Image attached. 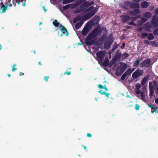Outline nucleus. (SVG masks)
Returning <instances> with one entry per match:
<instances>
[{
    "mask_svg": "<svg viewBox=\"0 0 158 158\" xmlns=\"http://www.w3.org/2000/svg\"><path fill=\"white\" fill-rule=\"evenodd\" d=\"M99 34V26H97L96 28L94 29L90 33H89L86 37L85 43L88 45H91L95 44L92 47L94 50L93 55L97 60L99 63V40L94 39L97 37Z\"/></svg>",
    "mask_w": 158,
    "mask_h": 158,
    "instance_id": "1",
    "label": "nucleus"
},
{
    "mask_svg": "<svg viewBox=\"0 0 158 158\" xmlns=\"http://www.w3.org/2000/svg\"><path fill=\"white\" fill-rule=\"evenodd\" d=\"M140 89L135 88V91L137 94L136 96L138 98L145 102L146 97L147 95V91L145 90L141 91Z\"/></svg>",
    "mask_w": 158,
    "mask_h": 158,
    "instance_id": "2",
    "label": "nucleus"
},
{
    "mask_svg": "<svg viewBox=\"0 0 158 158\" xmlns=\"http://www.w3.org/2000/svg\"><path fill=\"white\" fill-rule=\"evenodd\" d=\"M94 1H86L84 2L80 6V8H77L75 10L74 13L77 14L81 12L84 10V9H82V8L89 6L94 4Z\"/></svg>",
    "mask_w": 158,
    "mask_h": 158,
    "instance_id": "3",
    "label": "nucleus"
},
{
    "mask_svg": "<svg viewBox=\"0 0 158 158\" xmlns=\"http://www.w3.org/2000/svg\"><path fill=\"white\" fill-rule=\"evenodd\" d=\"M127 69V65L123 63H121L116 71L117 75H119L122 74Z\"/></svg>",
    "mask_w": 158,
    "mask_h": 158,
    "instance_id": "4",
    "label": "nucleus"
},
{
    "mask_svg": "<svg viewBox=\"0 0 158 158\" xmlns=\"http://www.w3.org/2000/svg\"><path fill=\"white\" fill-rule=\"evenodd\" d=\"M96 10L95 9L89 12L87 14L83 15L82 19L84 20H87L92 17H93L96 13Z\"/></svg>",
    "mask_w": 158,
    "mask_h": 158,
    "instance_id": "5",
    "label": "nucleus"
},
{
    "mask_svg": "<svg viewBox=\"0 0 158 158\" xmlns=\"http://www.w3.org/2000/svg\"><path fill=\"white\" fill-rule=\"evenodd\" d=\"M99 89L100 90L99 92L102 94L105 95L106 97L109 98L110 94L107 93L108 89L106 87H104L101 85H99Z\"/></svg>",
    "mask_w": 158,
    "mask_h": 158,
    "instance_id": "6",
    "label": "nucleus"
},
{
    "mask_svg": "<svg viewBox=\"0 0 158 158\" xmlns=\"http://www.w3.org/2000/svg\"><path fill=\"white\" fill-rule=\"evenodd\" d=\"M93 23L92 21H89L87 22L86 26L83 28L81 32L83 35H86L89 31V27L92 25Z\"/></svg>",
    "mask_w": 158,
    "mask_h": 158,
    "instance_id": "7",
    "label": "nucleus"
},
{
    "mask_svg": "<svg viewBox=\"0 0 158 158\" xmlns=\"http://www.w3.org/2000/svg\"><path fill=\"white\" fill-rule=\"evenodd\" d=\"M7 10V6L5 4H4L3 2H1L0 3V13H5Z\"/></svg>",
    "mask_w": 158,
    "mask_h": 158,
    "instance_id": "8",
    "label": "nucleus"
},
{
    "mask_svg": "<svg viewBox=\"0 0 158 158\" xmlns=\"http://www.w3.org/2000/svg\"><path fill=\"white\" fill-rule=\"evenodd\" d=\"M143 71L138 69L134 72L132 75V77L134 78H136L142 74Z\"/></svg>",
    "mask_w": 158,
    "mask_h": 158,
    "instance_id": "9",
    "label": "nucleus"
},
{
    "mask_svg": "<svg viewBox=\"0 0 158 158\" xmlns=\"http://www.w3.org/2000/svg\"><path fill=\"white\" fill-rule=\"evenodd\" d=\"M142 67H145L148 68L149 67L150 64V60L148 59L144 60L142 63L141 64Z\"/></svg>",
    "mask_w": 158,
    "mask_h": 158,
    "instance_id": "10",
    "label": "nucleus"
},
{
    "mask_svg": "<svg viewBox=\"0 0 158 158\" xmlns=\"http://www.w3.org/2000/svg\"><path fill=\"white\" fill-rule=\"evenodd\" d=\"M152 25L154 27H156L158 26V20H157V17L156 16H154L152 20Z\"/></svg>",
    "mask_w": 158,
    "mask_h": 158,
    "instance_id": "11",
    "label": "nucleus"
},
{
    "mask_svg": "<svg viewBox=\"0 0 158 158\" xmlns=\"http://www.w3.org/2000/svg\"><path fill=\"white\" fill-rule=\"evenodd\" d=\"M60 29L63 34H65L66 36H68L69 35V32L67 30V29L64 26L60 25Z\"/></svg>",
    "mask_w": 158,
    "mask_h": 158,
    "instance_id": "12",
    "label": "nucleus"
},
{
    "mask_svg": "<svg viewBox=\"0 0 158 158\" xmlns=\"http://www.w3.org/2000/svg\"><path fill=\"white\" fill-rule=\"evenodd\" d=\"M157 85V82L155 81H154L152 82H150L149 83V89H153L154 88L156 87Z\"/></svg>",
    "mask_w": 158,
    "mask_h": 158,
    "instance_id": "13",
    "label": "nucleus"
},
{
    "mask_svg": "<svg viewBox=\"0 0 158 158\" xmlns=\"http://www.w3.org/2000/svg\"><path fill=\"white\" fill-rule=\"evenodd\" d=\"M85 0H80L79 1L75 3L74 5L72 6V8H74V7H76L78 6H79L82 3H84L85 2Z\"/></svg>",
    "mask_w": 158,
    "mask_h": 158,
    "instance_id": "14",
    "label": "nucleus"
},
{
    "mask_svg": "<svg viewBox=\"0 0 158 158\" xmlns=\"http://www.w3.org/2000/svg\"><path fill=\"white\" fill-rule=\"evenodd\" d=\"M144 28L146 31H150L151 28L150 24L148 23L145 24L144 25Z\"/></svg>",
    "mask_w": 158,
    "mask_h": 158,
    "instance_id": "15",
    "label": "nucleus"
},
{
    "mask_svg": "<svg viewBox=\"0 0 158 158\" xmlns=\"http://www.w3.org/2000/svg\"><path fill=\"white\" fill-rule=\"evenodd\" d=\"M112 43V41H106V42L105 45L104 47L106 49H109L110 47L111 44Z\"/></svg>",
    "mask_w": 158,
    "mask_h": 158,
    "instance_id": "16",
    "label": "nucleus"
},
{
    "mask_svg": "<svg viewBox=\"0 0 158 158\" xmlns=\"http://www.w3.org/2000/svg\"><path fill=\"white\" fill-rule=\"evenodd\" d=\"M140 11L139 9H135L133 11L130 12V15H135V13L139 14L140 13Z\"/></svg>",
    "mask_w": 158,
    "mask_h": 158,
    "instance_id": "17",
    "label": "nucleus"
},
{
    "mask_svg": "<svg viewBox=\"0 0 158 158\" xmlns=\"http://www.w3.org/2000/svg\"><path fill=\"white\" fill-rule=\"evenodd\" d=\"M83 23L84 22L83 21H81L77 23L75 25V28L77 29H79L83 24Z\"/></svg>",
    "mask_w": 158,
    "mask_h": 158,
    "instance_id": "18",
    "label": "nucleus"
},
{
    "mask_svg": "<svg viewBox=\"0 0 158 158\" xmlns=\"http://www.w3.org/2000/svg\"><path fill=\"white\" fill-rule=\"evenodd\" d=\"M123 18V20L124 22H126L130 19V18L128 15H125L122 17Z\"/></svg>",
    "mask_w": 158,
    "mask_h": 158,
    "instance_id": "19",
    "label": "nucleus"
},
{
    "mask_svg": "<svg viewBox=\"0 0 158 158\" xmlns=\"http://www.w3.org/2000/svg\"><path fill=\"white\" fill-rule=\"evenodd\" d=\"M130 7L132 8H139V5L137 3H131Z\"/></svg>",
    "mask_w": 158,
    "mask_h": 158,
    "instance_id": "20",
    "label": "nucleus"
},
{
    "mask_svg": "<svg viewBox=\"0 0 158 158\" xmlns=\"http://www.w3.org/2000/svg\"><path fill=\"white\" fill-rule=\"evenodd\" d=\"M149 5L148 3L147 2H143L141 4V6L143 8H145L147 7Z\"/></svg>",
    "mask_w": 158,
    "mask_h": 158,
    "instance_id": "21",
    "label": "nucleus"
},
{
    "mask_svg": "<svg viewBox=\"0 0 158 158\" xmlns=\"http://www.w3.org/2000/svg\"><path fill=\"white\" fill-rule=\"evenodd\" d=\"M143 16L146 18H149L151 17L152 14L149 12H146L143 14Z\"/></svg>",
    "mask_w": 158,
    "mask_h": 158,
    "instance_id": "22",
    "label": "nucleus"
},
{
    "mask_svg": "<svg viewBox=\"0 0 158 158\" xmlns=\"http://www.w3.org/2000/svg\"><path fill=\"white\" fill-rule=\"evenodd\" d=\"M81 19V18L80 16H77L73 19V22L74 23H75L77 22L80 20Z\"/></svg>",
    "mask_w": 158,
    "mask_h": 158,
    "instance_id": "23",
    "label": "nucleus"
},
{
    "mask_svg": "<svg viewBox=\"0 0 158 158\" xmlns=\"http://www.w3.org/2000/svg\"><path fill=\"white\" fill-rule=\"evenodd\" d=\"M147 38L150 40H152L154 39V37L152 34L150 33L148 35Z\"/></svg>",
    "mask_w": 158,
    "mask_h": 158,
    "instance_id": "24",
    "label": "nucleus"
},
{
    "mask_svg": "<svg viewBox=\"0 0 158 158\" xmlns=\"http://www.w3.org/2000/svg\"><path fill=\"white\" fill-rule=\"evenodd\" d=\"M148 80V77H144L143 79L142 82L141 84L143 85H144L145 83Z\"/></svg>",
    "mask_w": 158,
    "mask_h": 158,
    "instance_id": "25",
    "label": "nucleus"
},
{
    "mask_svg": "<svg viewBox=\"0 0 158 158\" xmlns=\"http://www.w3.org/2000/svg\"><path fill=\"white\" fill-rule=\"evenodd\" d=\"M53 24L56 27H58L59 25V23L57 21L56 19L54 20V21L53 22Z\"/></svg>",
    "mask_w": 158,
    "mask_h": 158,
    "instance_id": "26",
    "label": "nucleus"
},
{
    "mask_svg": "<svg viewBox=\"0 0 158 158\" xmlns=\"http://www.w3.org/2000/svg\"><path fill=\"white\" fill-rule=\"evenodd\" d=\"M150 90V94L149 97L150 98H152V97L153 96L154 94V91L153 89H149Z\"/></svg>",
    "mask_w": 158,
    "mask_h": 158,
    "instance_id": "27",
    "label": "nucleus"
},
{
    "mask_svg": "<svg viewBox=\"0 0 158 158\" xmlns=\"http://www.w3.org/2000/svg\"><path fill=\"white\" fill-rule=\"evenodd\" d=\"M150 44L154 47H156L158 45L156 41H152L150 42Z\"/></svg>",
    "mask_w": 158,
    "mask_h": 158,
    "instance_id": "28",
    "label": "nucleus"
},
{
    "mask_svg": "<svg viewBox=\"0 0 158 158\" xmlns=\"http://www.w3.org/2000/svg\"><path fill=\"white\" fill-rule=\"evenodd\" d=\"M71 6V5L68 4L64 6L63 9L64 10H66L69 9Z\"/></svg>",
    "mask_w": 158,
    "mask_h": 158,
    "instance_id": "29",
    "label": "nucleus"
},
{
    "mask_svg": "<svg viewBox=\"0 0 158 158\" xmlns=\"http://www.w3.org/2000/svg\"><path fill=\"white\" fill-rule=\"evenodd\" d=\"M131 69H128L125 73L126 75H130L131 73Z\"/></svg>",
    "mask_w": 158,
    "mask_h": 158,
    "instance_id": "30",
    "label": "nucleus"
},
{
    "mask_svg": "<svg viewBox=\"0 0 158 158\" xmlns=\"http://www.w3.org/2000/svg\"><path fill=\"white\" fill-rule=\"evenodd\" d=\"M140 62V61L139 60H136L134 64V66H137Z\"/></svg>",
    "mask_w": 158,
    "mask_h": 158,
    "instance_id": "31",
    "label": "nucleus"
},
{
    "mask_svg": "<svg viewBox=\"0 0 158 158\" xmlns=\"http://www.w3.org/2000/svg\"><path fill=\"white\" fill-rule=\"evenodd\" d=\"M131 3L128 1H127L124 2V4L126 6H131Z\"/></svg>",
    "mask_w": 158,
    "mask_h": 158,
    "instance_id": "32",
    "label": "nucleus"
},
{
    "mask_svg": "<svg viewBox=\"0 0 158 158\" xmlns=\"http://www.w3.org/2000/svg\"><path fill=\"white\" fill-rule=\"evenodd\" d=\"M94 8V6H91L90 7H89L86 10V12H88L89 11H90L91 10H92Z\"/></svg>",
    "mask_w": 158,
    "mask_h": 158,
    "instance_id": "33",
    "label": "nucleus"
},
{
    "mask_svg": "<svg viewBox=\"0 0 158 158\" xmlns=\"http://www.w3.org/2000/svg\"><path fill=\"white\" fill-rule=\"evenodd\" d=\"M148 35V33H143L141 35V37L142 38H144L146 37V36L147 37Z\"/></svg>",
    "mask_w": 158,
    "mask_h": 158,
    "instance_id": "34",
    "label": "nucleus"
},
{
    "mask_svg": "<svg viewBox=\"0 0 158 158\" xmlns=\"http://www.w3.org/2000/svg\"><path fill=\"white\" fill-rule=\"evenodd\" d=\"M127 76V75H126V74L125 73H124L121 77V80L122 81L124 80L126 77Z\"/></svg>",
    "mask_w": 158,
    "mask_h": 158,
    "instance_id": "35",
    "label": "nucleus"
},
{
    "mask_svg": "<svg viewBox=\"0 0 158 158\" xmlns=\"http://www.w3.org/2000/svg\"><path fill=\"white\" fill-rule=\"evenodd\" d=\"M70 2L69 0H63L62 2L63 4H66Z\"/></svg>",
    "mask_w": 158,
    "mask_h": 158,
    "instance_id": "36",
    "label": "nucleus"
},
{
    "mask_svg": "<svg viewBox=\"0 0 158 158\" xmlns=\"http://www.w3.org/2000/svg\"><path fill=\"white\" fill-rule=\"evenodd\" d=\"M141 85V84L139 83H137L135 85V88L140 89Z\"/></svg>",
    "mask_w": 158,
    "mask_h": 158,
    "instance_id": "37",
    "label": "nucleus"
},
{
    "mask_svg": "<svg viewBox=\"0 0 158 158\" xmlns=\"http://www.w3.org/2000/svg\"><path fill=\"white\" fill-rule=\"evenodd\" d=\"M153 33L155 35L158 34V28L154 30Z\"/></svg>",
    "mask_w": 158,
    "mask_h": 158,
    "instance_id": "38",
    "label": "nucleus"
},
{
    "mask_svg": "<svg viewBox=\"0 0 158 158\" xmlns=\"http://www.w3.org/2000/svg\"><path fill=\"white\" fill-rule=\"evenodd\" d=\"M128 56V54L127 53L123 54L122 56V57L123 59L126 58Z\"/></svg>",
    "mask_w": 158,
    "mask_h": 158,
    "instance_id": "39",
    "label": "nucleus"
},
{
    "mask_svg": "<svg viewBox=\"0 0 158 158\" xmlns=\"http://www.w3.org/2000/svg\"><path fill=\"white\" fill-rule=\"evenodd\" d=\"M5 4L7 6V10H8V7H11L12 6V4L11 3H10V2H9L7 4V3H5Z\"/></svg>",
    "mask_w": 158,
    "mask_h": 158,
    "instance_id": "40",
    "label": "nucleus"
},
{
    "mask_svg": "<svg viewBox=\"0 0 158 158\" xmlns=\"http://www.w3.org/2000/svg\"><path fill=\"white\" fill-rule=\"evenodd\" d=\"M108 63V60H105L103 63L106 66H107Z\"/></svg>",
    "mask_w": 158,
    "mask_h": 158,
    "instance_id": "41",
    "label": "nucleus"
},
{
    "mask_svg": "<svg viewBox=\"0 0 158 158\" xmlns=\"http://www.w3.org/2000/svg\"><path fill=\"white\" fill-rule=\"evenodd\" d=\"M148 105L151 108L152 110H153V109L154 108V107L156 106H154L153 105H151L150 104H148Z\"/></svg>",
    "mask_w": 158,
    "mask_h": 158,
    "instance_id": "42",
    "label": "nucleus"
},
{
    "mask_svg": "<svg viewBox=\"0 0 158 158\" xmlns=\"http://www.w3.org/2000/svg\"><path fill=\"white\" fill-rule=\"evenodd\" d=\"M16 2L18 4H19L20 2H23L24 1L25 2L26 0H16Z\"/></svg>",
    "mask_w": 158,
    "mask_h": 158,
    "instance_id": "43",
    "label": "nucleus"
},
{
    "mask_svg": "<svg viewBox=\"0 0 158 158\" xmlns=\"http://www.w3.org/2000/svg\"><path fill=\"white\" fill-rule=\"evenodd\" d=\"M140 106L138 104H136L135 105V109L138 110L139 109Z\"/></svg>",
    "mask_w": 158,
    "mask_h": 158,
    "instance_id": "44",
    "label": "nucleus"
},
{
    "mask_svg": "<svg viewBox=\"0 0 158 158\" xmlns=\"http://www.w3.org/2000/svg\"><path fill=\"white\" fill-rule=\"evenodd\" d=\"M49 78V77L48 76H44V80H45L46 81H48V78Z\"/></svg>",
    "mask_w": 158,
    "mask_h": 158,
    "instance_id": "45",
    "label": "nucleus"
},
{
    "mask_svg": "<svg viewBox=\"0 0 158 158\" xmlns=\"http://www.w3.org/2000/svg\"><path fill=\"white\" fill-rule=\"evenodd\" d=\"M153 110H154L155 112H156L157 113H158L157 107L156 106L154 107V108L153 109Z\"/></svg>",
    "mask_w": 158,
    "mask_h": 158,
    "instance_id": "46",
    "label": "nucleus"
},
{
    "mask_svg": "<svg viewBox=\"0 0 158 158\" xmlns=\"http://www.w3.org/2000/svg\"><path fill=\"white\" fill-rule=\"evenodd\" d=\"M144 42L145 44H150V42H149V41L147 40H144Z\"/></svg>",
    "mask_w": 158,
    "mask_h": 158,
    "instance_id": "47",
    "label": "nucleus"
},
{
    "mask_svg": "<svg viewBox=\"0 0 158 158\" xmlns=\"http://www.w3.org/2000/svg\"><path fill=\"white\" fill-rule=\"evenodd\" d=\"M87 136L91 138L92 137V135L90 133H88L87 134Z\"/></svg>",
    "mask_w": 158,
    "mask_h": 158,
    "instance_id": "48",
    "label": "nucleus"
},
{
    "mask_svg": "<svg viewBox=\"0 0 158 158\" xmlns=\"http://www.w3.org/2000/svg\"><path fill=\"white\" fill-rule=\"evenodd\" d=\"M70 73H71V72L70 71H69L68 72H67L64 73V75H65L66 74H67L68 75H70Z\"/></svg>",
    "mask_w": 158,
    "mask_h": 158,
    "instance_id": "49",
    "label": "nucleus"
},
{
    "mask_svg": "<svg viewBox=\"0 0 158 158\" xmlns=\"http://www.w3.org/2000/svg\"><path fill=\"white\" fill-rule=\"evenodd\" d=\"M155 14L156 15H158V8H156L155 9Z\"/></svg>",
    "mask_w": 158,
    "mask_h": 158,
    "instance_id": "50",
    "label": "nucleus"
},
{
    "mask_svg": "<svg viewBox=\"0 0 158 158\" xmlns=\"http://www.w3.org/2000/svg\"><path fill=\"white\" fill-rule=\"evenodd\" d=\"M141 20L142 21L143 23H144L147 21V19L145 18H142L141 19Z\"/></svg>",
    "mask_w": 158,
    "mask_h": 158,
    "instance_id": "51",
    "label": "nucleus"
},
{
    "mask_svg": "<svg viewBox=\"0 0 158 158\" xmlns=\"http://www.w3.org/2000/svg\"><path fill=\"white\" fill-rule=\"evenodd\" d=\"M143 28L142 27H139L137 29V30L138 31H142Z\"/></svg>",
    "mask_w": 158,
    "mask_h": 158,
    "instance_id": "52",
    "label": "nucleus"
},
{
    "mask_svg": "<svg viewBox=\"0 0 158 158\" xmlns=\"http://www.w3.org/2000/svg\"><path fill=\"white\" fill-rule=\"evenodd\" d=\"M129 24L130 25H134L135 26L136 25V24H134V23L133 22H129Z\"/></svg>",
    "mask_w": 158,
    "mask_h": 158,
    "instance_id": "53",
    "label": "nucleus"
},
{
    "mask_svg": "<svg viewBox=\"0 0 158 158\" xmlns=\"http://www.w3.org/2000/svg\"><path fill=\"white\" fill-rule=\"evenodd\" d=\"M155 101L156 104H158V98H155Z\"/></svg>",
    "mask_w": 158,
    "mask_h": 158,
    "instance_id": "54",
    "label": "nucleus"
},
{
    "mask_svg": "<svg viewBox=\"0 0 158 158\" xmlns=\"http://www.w3.org/2000/svg\"><path fill=\"white\" fill-rule=\"evenodd\" d=\"M125 46V43H123L122 46L121 47V48L122 49Z\"/></svg>",
    "mask_w": 158,
    "mask_h": 158,
    "instance_id": "55",
    "label": "nucleus"
},
{
    "mask_svg": "<svg viewBox=\"0 0 158 158\" xmlns=\"http://www.w3.org/2000/svg\"><path fill=\"white\" fill-rule=\"evenodd\" d=\"M16 68H15L14 67H13L12 69V71L13 72L15 71V70H17Z\"/></svg>",
    "mask_w": 158,
    "mask_h": 158,
    "instance_id": "56",
    "label": "nucleus"
},
{
    "mask_svg": "<svg viewBox=\"0 0 158 158\" xmlns=\"http://www.w3.org/2000/svg\"><path fill=\"white\" fill-rule=\"evenodd\" d=\"M19 75L20 76H21L22 75H24V73L22 72H20L19 73Z\"/></svg>",
    "mask_w": 158,
    "mask_h": 158,
    "instance_id": "57",
    "label": "nucleus"
},
{
    "mask_svg": "<svg viewBox=\"0 0 158 158\" xmlns=\"http://www.w3.org/2000/svg\"><path fill=\"white\" fill-rule=\"evenodd\" d=\"M136 18V17H132L131 18V19L132 20L135 21V20Z\"/></svg>",
    "mask_w": 158,
    "mask_h": 158,
    "instance_id": "58",
    "label": "nucleus"
},
{
    "mask_svg": "<svg viewBox=\"0 0 158 158\" xmlns=\"http://www.w3.org/2000/svg\"><path fill=\"white\" fill-rule=\"evenodd\" d=\"M82 146L83 147L84 149L85 150H86V152H87V150H86V147L85 145H82Z\"/></svg>",
    "mask_w": 158,
    "mask_h": 158,
    "instance_id": "59",
    "label": "nucleus"
},
{
    "mask_svg": "<svg viewBox=\"0 0 158 158\" xmlns=\"http://www.w3.org/2000/svg\"><path fill=\"white\" fill-rule=\"evenodd\" d=\"M60 31H58V35L59 36H62V35H63V34H60Z\"/></svg>",
    "mask_w": 158,
    "mask_h": 158,
    "instance_id": "60",
    "label": "nucleus"
},
{
    "mask_svg": "<svg viewBox=\"0 0 158 158\" xmlns=\"http://www.w3.org/2000/svg\"><path fill=\"white\" fill-rule=\"evenodd\" d=\"M156 91L157 93H158V86L156 88Z\"/></svg>",
    "mask_w": 158,
    "mask_h": 158,
    "instance_id": "61",
    "label": "nucleus"
},
{
    "mask_svg": "<svg viewBox=\"0 0 158 158\" xmlns=\"http://www.w3.org/2000/svg\"><path fill=\"white\" fill-rule=\"evenodd\" d=\"M10 2V1H8L7 0H6V2L5 3H7V4H8L9 2Z\"/></svg>",
    "mask_w": 158,
    "mask_h": 158,
    "instance_id": "62",
    "label": "nucleus"
},
{
    "mask_svg": "<svg viewBox=\"0 0 158 158\" xmlns=\"http://www.w3.org/2000/svg\"><path fill=\"white\" fill-rule=\"evenodd\" d=\"M139 1L140 0H133V1L134 2H139Z\"/></svg>",
    "mask_w": 158,
    "mask_h": 158,
    "instance_id": "63",
    "label": "nucleus"
},
{
    "mask_svg": "<svg viewBox=\"0 0 158 158\" xmlns=\"http://www.w3.org/2000/svg\"><path fill=\"white\" fill-rule=\"evenodd\" d=\"M22 6H26V3H25V2L22 3Z\"/></svg>",
    "mask_w": 158,
    "mask_h": 158,
    "instance_id": "64",
    "label": "nucleus"
}]
</instances>
